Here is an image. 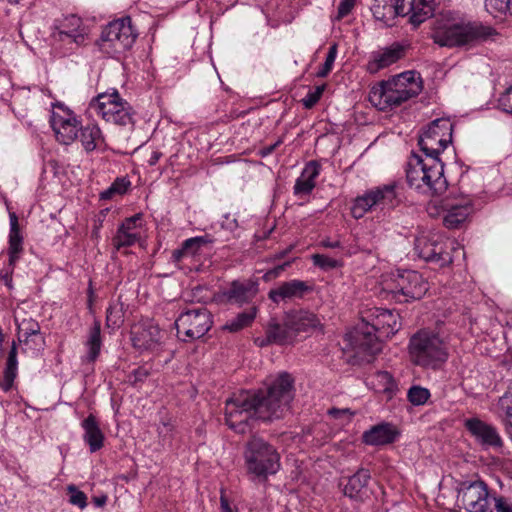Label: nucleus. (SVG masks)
<instances>
[{"mask_svg":"<svg viewBox=\"0 0 512 512\" xmlns=\"http://www.w3.org/2000/svg\"><path fill=\"white\" fill-rule=\"evenodd\" d=\"M356 0H341L338 6V18L347 16L354 8Z\"/></svg>","mask_w":512,"mask_h":512,"instance_id":"52","label":"nucleus"},{"mask_svg":"<svg viewBox=\"0 0 512 512\" xmlns=\"http://www.w3.org/2000/svg\"><path fill=\"white\" fill-rule=\"evenodd\" d=\"M401 203L399 185L396 182L384 184L367 190L355 198L351 214L361 219L368 212L380 211L383 214L395 209Z\"/></svg>","mask_w":512,"mask_h":512,"instance_id":"9","label":"nucleus"},{"mask_svg":"<svg viewBox=\"0 0 512 512\" xmlns=\"http://www.w3.org/2000/svg\"><path fill=\"white\" fill-rule=\"evenodd\" d=\"M137 34L134 31L130 17H124L110 22L102 31L99 47L104 53L115 56L129 50Z\"/></svg>","mask_w":512,"mask_h":512,"instance_id":"12","label":"nucleus"},{"mask_svg":"<svg viewBox=\"0 0 512 512\" xmlns=\"http://www.w3.org/2000/svg\"><path fill=\"white\" fill-rule=\"evenodd\" d=\"M495 34L490 26L465 21L452 12H446L436 18L431 38L441 47H460L478 40H486Z\"/></svg>","mask_w":512,"mask_h":512,"instance_id":"3","label":"nucleus"},{"mask_svg":"<svg viewBox=\"0 0 512 512\" xmlns=\"http://www.w3.org/2000/svg\"><path fill=\"white\" fill-rule=\"evenodd\" d=\"M243 457L247 473L266 481L280 469V454L276 448L259 436H252L245 444Z\"/></svg>","mask_w":512,"mask_h":512,"instance_id":"6","label":"nucleus"},{"mask_svg":"<svg viewBox=\"0 0 512 512\" xmlns=\"http://www.w3.org/2000/svg\"><path fill=\"white\" fill-rule=\"evenodd\" d=\"M258 292V283L252 280L233 281L227 296L229 300L243 304L253 299Z\"/></svg>","mask_w":512,"mask_h":512,"instance_id":"30","label":"nucleus"},{"mask_svg":"<svg viewBox=\"0 0 512 512\" xmlns=\"http://www.w3.org/2000/svg\"><path fill=\"white\" fill-rule=\"evenodd\" d=\"M149 375H150V368L141 366V367H138L137 369L133 370L129 374L128 381L132 385L137 386L138 384L144 382Z\"/></svg>","mask_w":512,"mask_h":512,"instance_id":"49","label":"nucleus"},{"mask_svg":"<svg viewBox=\"0 0 512 512\" xmlns=\"http://www.w3.org/2000/svg\"><path fill=\"white\" fill-rule=\"evenodd\" d=\"M172 257L175 261H180L183 257H188V255H186V251L184 250L183 246H181L180 249L173 251Z\"/></svg>","mask_w":512,"mask_h":512,"instance_id":"62","label":"nucleus"},{"mask_svg":"<svg viewBox=\"0 0 512 512\" xmlns=\"http://www.w3.org/2000/svg\"><path fill=\"white\" fill-rule=\"evenodd\" d=\"M131 182L125 177L116 178L111 186L101 193V199L109 200L114 195H123L130 187Z\"/></svg>","mask_w":512,"mask_h":512,"instance_id":"41","label":"nucleus"},{"mask_svg":"<svg viewBox=\"0 0 512 512\" xmlns=\"http://www.w3.org/2000/svg\"><path fill=\"white\" fill-rule=\"evenodd\" d=\"M221 228L234 233L239 228V222L235 214L227 213L221 221Z\"/></svg>","mask_w":512,"mask_h":512,"instance_id":"51","label":"nucleus"},{"mask_svg":"<svg viewBox=\"0 0 512 512\" xmlns=\"http://www.w3.org/2000/svg\"><path fill=\"white\" fill-rule=\"evenodd\" d=\"M9 220L10 232L8 255L9 266L13 268L23 253V237L20 233L18 217L14 212L9 214Z\"/></svg>","mask_w":512,"mask_h":512,"instance_id":"27","label":"nucleus"},{"mask_svg":"<svg viewBox=\"0 0 512 512\" xmlns=\"http://www.w3.org/2000/svg\"><path fill=\"white\" fill-rule=\"evenodd\" d=\"M213 238L210 235L197 236L187 239V245L197 243L200 247L213 243Z\"/></svg>","mask_w":512,"mask_h":512,"instance_id":"54","label":"nucleus"},{"mask_svg":"<svg viewBox=\"0 0 512 512\" xmlns=\"http://www.w3.org/2000/svg\"><path fill=\"white\" fill-rule=\"evenodd\" d=\"M322 247L330 248V249H336L341 248V242L339 240H332L330 238L323 239L320 242Z\"/></svg>","mask_w":512,"mask_h":512,"instance_id":"59","label":"nucleus"},{"mask_svg":"<svg viewBox=\"0 0 512 512\" xmlns=\"http://www.w3.org/2000/svg\"><path fill=\"white\" fill-rule=\"evenodd\" d=\"M50 124L56 140L63 145H69L78 138L80 121L76 114L62 103L53 105Z\"/></svg>","mask_w":512,"mask_h":512,"instance_id":"18","label":"nucleus"},{"mask_svg":"<svg viewBox=\"0 0 512 512\" xmlns=\"http://www.w3.org/2000/svg\"><path fill=\"white\" fill-rule=\"evenodd\" d=\"M257 314V308L255 306L239 313L235 318L229 320L225 325L224 329L230 332H238L245 327L252 324Z\"/></svg>","mask_w":512,"mask_h":512,"instance_id":"36","label":"nucleus"},{"mask_svg":"<svg viewBox=\"0 0 512 512\" xmlns=\"http://www.w3.org/2000/svg\"><path fill=\"white\" fill-rule=\"evenodd\" d=\"M453 124L448 118L433 120L419 137V146L426 156L439 158L452 140Z\"/></svg>","mask_w":512,"mask_h":512,"instance_id":"15","label":"nucleus"},{"mask_svg":"<svg viewBox=\"0 0 512 512\" xmlns=\"http://www.w3.org/2000/svg\"><path fill=\"white\" fill-rule=\"evenodd\" d=\"M500 109L508 114H512V85L498 99Z\"/></svg>","mask_w":512,"mask_h":512,"instance_id":"50","label":"nucleus"},{"mask_svg":"<svg viewBox=\"0 0 512 512\" xmlns=\"http://www.w3.org/2000/svg\"><path fill=\"white\" fill-rule=\"evenodd\" d=\"M81 427L84 430L83 440L89 446L90 452L94 453L100 450L104 445V434L93 414L85 418Z\"/></svg>","mask_w":512,"mask_h":512,"instance_id":"26","label":"nucleus"},{"mask_svg":"<svg viewBox=\"0 0 512 512\" xmlns=\"http://www.w3.org/2000/svg\"><path fill=\"white\" fill-rule=\"evenodd\" d=\"M312 261L315 266L324 270H330L340 266V262L338 260L324 254L312 255Z\"/></svg>","mask_w":512,"mask_h":512,"instance_id":"45","label":"nucleus"},{"mask_svg":"<svg viewBox=\"0 0 512 512\" xmlns=\"http://www.w3.org/2000/svg\"><path fill=\"white\" fill-rule=\"evenodd\" d=\"M411 361L423 368L438 369L449 356L446 343L438 334L421 330L410 339Z\"/></svg>","mask_w":512,"mask_h":512,"instance_id":"7","label":"nucleus"},{"mask_svg":"<svg viewBox=\"0 0 512 512\" xmlns=\"http://www.w3.org/2000/svg\"><path fill=\"white\" fill-rule=\"evenodd\" d=\"M505 401V397L500 399V405L505 414L504 418L502 419V424L504 426L506 434L512 441V406L505 405Z\"/></svg>","mask_w":512,"mask_h":512,"instance_id":"47","label":"nucleus"},{"mask_svg":"<svg viewBox=\"0 0 512 512\" xmlns=\"http://www.w3.org/2000/svg\"><path fill=\"white\" fill-rule=\"evenodd\" d=\"M403 55V49L399 45H393L374 54L373 60L369 62L368 69L376 72L379 69L390 66L397 62Z\"/></svg>","mask_w":512,"mask_h":512,"instance_id":"32","label":"nucleus"},{"mask_svg":"<svg viewBox=\"0 0 512 512\" xmlns=\"http://www.w3.org/2000/svg\"><path fill=\"white\" fill-rule=\"evenodd\" d=\"M454 244L452 241H445L437 233L422 232L415 238L414 250L421 259L433 262L439 267H445L453 262L452 250L454 253L462 251L461 248H456Z\"/></svg>","mask_w":512,"mask_h":512,"instance_id":"11","label":"nucleus"},{"mask_svg":"<svg viewBox=\"0 0 512 512\" xmlns=\"http://www.w3.org/2000/svg\"><path fill=\"white\" fill-rule=\"evenodd\" d=\"M286 315L288 317V325L292 327L297 337L302 333H309L321 326L319 317L308 310H291Z\"/></svg>","mask_w":512,"mask_h":512,"instance_id":"23","label":"nucleus"},{"mask_svg":"<svg viewBox=\"0 0 512 512\" xmlns=\"http://www.w3.org/2000/svg\"><path fill=\"white\" fill-rule=\"evenodd\" d=\"M139 236L134 231H128L118 228L116 235L113 238V245L117 250L124 247H130L136 243Z\"/></svg>","mask_w":512,"mask_h":512,"instance_id":"40","label":"nucleus"},{"mask_svg":"<svg viewBox=\"0 0 512 512\" xmlns=\"http://www.w3.org/2000/svg\"><path fill=\"white\" fill-rule=\"evenodd\" d=\"M371 478L369 470L360 468L355 474L349 477L344 486V494L351 499L362 501L366 495L367 484Z\"/></svg>","mask_w":512,"mask_h":512,"instance_id":"28","label":"nucleus"},{"mask_svg":"<svg viewBox=\"0 0 512 512\" xmlns=\"http://www.w3.org/2000/svg\"><path fill=\"white\" fill-rule=\"evenodd\" d=\"M18 339L32 349L38 350L43 344V338L40 335V325L32 318H24L17 322Z\"/></svg>","mask_w":512,"mask_h":512,"instance_id":"25","label":"nucleus"},{"mask_svg":"<svg viewBox=\"0 0 512 512\" xmlns=\"http://www.w3.org/2000/svg\"><path fill=\"white\" fill-rule=\"evenodd\" d=\"M162 337L160 328L152 322L137 324L131 331L133 346L139 350L154 351L160 346Z\"/></svg>","mask_w":512,"mask_h":512,"instance_id":"20","label":"nucleus"},{"mask_svg":"<svg viewBox=\"0 0 512 512\" xmlns=\"http://www.w3.org/2000/svg\"><path fill=\"white\" fill-rule=\"evenodd\" d=\"M220 505H221V512H237L236 510H233L231 506L229 505V502L225 495L222 493L220 497Z\"/></svg>","mask_w":512,"mask_h":512,"instance_id":"61","label":"nucleus"},{"mask_svg":"<svg viewBox=\"0 0 512 512\" xmlns=\"http://www.w3.org/2000/svg\"><path fill=\"white\" fill-rule=\"evenodd\" d=\"M17 369H18V360H17V346L15 342H13L11 349L8 353L6 367L4 370V380L6 383L5 389L11 387L14 379L17 376Z\"/></svg>","mask_w":512,"mask_h":512,"instance_id":"37","label":"nucleus"},{"mask_svg":"<svg viewBox=\"0 0 512 512\" xmlns=\"http://www.w3.org/2000/svg\"><path fill=\"white\" fill-rule=\"evenodd\" d=\"M325 86H317L313 90H310L306 96L302 99V104L305 108L310 109L320 100Z\"/></svg>","mask_w":512,"mask_h":512,"instance_id":"48","label":"nucleus"},{"mask_svg":"<svg viewBox=\"0 0 512 512\" xmlns=\"http://www.w3.org/2000/svg\"><path fill=\"white\" fill-rule=\"evenodd\" d=\"M465 428L474 440L485 450H500L504 446L503 439L497 428L479 418L465 420Z\"/></svg>","mask_w":512,"mask_h":512,"instance_id":"19","label":"nucleus"},{"mask_svg":"<svg viewBox=\"0 0 512 512\" xmlns=\"http://www.w3.org/2000/svg\"><path fill=\"white\" fill-rule=\"evenodd\" d=\"M485 9L494 17L512 13V0H485Z\"/></svg>","mask_w":512,"mask_h":512,"instance_id":"39","label":"nucleus"},{"mask_svg":"<svg viewBox=\"0 0 512 512\" xmlns=\"http://www.w3.org/2000/svg\"><path fill=\"white\" fill-rule=\"evenodd\" d=\"M337 44H332L329 47L328 53L326 55V59L320 70L317 72V76L324 78L326 77L332 70L335 59L337 57Z\"/></svg>","mask_w":512,"mask_h":512,"instance_id":"43","label":"nucleus"},{"mask_svg":"<svg viewBox=\"0 0 512 512\" xmlns=\"http://www.w3.org/2000/svg\"><path fill=\"white\" fill-rule=\"evenodd\" d=\"M421 90L420 75L415 71H405L374 86L369 93V101L377 109L386 111L417 96Z\"/></svg>","mask_w":512,"mask_h":512,"instance_id":"5","label":"nucleus"},{"mask_svg":"<svg viewBox=\"0 0 512 512\" xmlns=\"http://www.w3.org/2000/svg\"><path fill=\"white\" fill-rule=\"evenodd\" d=\"M161 157H162V153H161V152H159V151H154V152L151 154V156H150V158H149V160H148L149 165H150V166H154V165H156V163L159 161V159H160Z\"/></svg>","mask_w":512,"mask_h":512,"instance_id":"63","label":"nucleus"},{"mask_svg":"<svg viewBox=\"0 0 512 512\" xmlns=\"http://www.w3.org/2000/svg\"><path fill=\"white\" fill-rule=\"evenodd\" d=\"M412 1L413 0H390L392 5L399 4L402 7L404 12L402 14H398V16H405L409 14V7L411 6Z\"/></svg>","mask_w":512,"mask_h":512,"instance_id":"57","label":"nucleus"},{"mask_svg":"<svg viewBox=\"0 0 512 512\" xmlns=\"http://www.w3.org/2000/svg\"><path fill=\"white\" fill-rule=\"evenodd\" d=\"M77 139L87 153L99 148L105 141L100 127L94 123L80 126Z\"/></svg>","mask_w":512,"mask_h":512,"instance_id":"31","label":"nucleus"},{"mask_svg":"<svg viewBox=\"0 0 512 512\" xmlns=\"http://www.w3.org/2000/svg\"><path fill=\"white\" fill-rule=\"evenodd\" d=\"M408 399L413 405H423L430 397V392L428 389L413 386L408 390Z\"/></svg>","mask_w":512,"mask_h":512,"instance_id":"42","label":"nucleus"},{"mask_svg":"<svg viewBox=\"0 0 512 512\" xmlns=\"http://www.w3.org/2000/svg\"><path fill=\"white\" fill-rule=\"evenodd\" d=\"M410 23L418 27L434 14V0H413L409 7Z\"/></svg>","mask_w":512,"mask_h":512,"instance_id":"35","label":"nucleus"},{"mask_svg":"<svg viewBox=\"0 0 512 512\" xmlns=\"http://www.w3.org/2000/svg\"><path fill=\"white\" fill-rule=\"evenodd\" d=\"M381 285L384 297L399 303L419 300L429 289L427 280L414 270L391 274L383 279Z\"/></svg>","mask_w":512,"mask_h":512,"instance_id":"8","label":"nucleus"},{"mask_svg":"<svg viewBox=\"0 0 512 512\" xmlns=\"http://www.w3.org/2000/svg\"><path fill=\"white\" fill-rule=\"evenodd\" d=\"M371 10L375 19L387 25H389L398 14L404 12L399 4L392 5L390 0H374Z\"/></svg>","mask_w":512,"mask_h":512,"instance_id":"34","label":"nucleus"},{"mask_svg":"<svg viewBox=\"0 0 512 512\" xmlns=\"http://www.w3.org/2000/svg\"><path fill=\"white\" fill-rule=\"evenodd\" d=\"M443 225L448 229H459L473 213V200L464 193L450 191L440 202Z\"/></svg>","mask_w":512,"mask_h":512,"instance_id":"16","label":"nucleus"},{"mask_svg":"<svg viewBox=\"0 0 512 512\" xmlns=\"http://www.w3.org/2000/svg\"><path fill=\"white\" fill-rule=\"evenodd\" d=\"M89 109L108 123L124 127L134 125L131 105L116 90L99 94L91 100Z\"/></svg>","mask_w":512,"mask_h":512,"instance_id":"10","label":"nucleus"},{"mask_svg":"<svg viewBox=\"0 0 512 512\" xmlns=\"http://www.w3.org/2000/svg\"><path fill=\"white\" fill-rule=\"evenodd\" d=\"M491 501L494 504L492 508L493 512H512V500L510 498L493 492Z\"/></svg>","mask_w":512,"mask_h":512,"instance_id":"46","label":"nucleus"},{"mask_svg":"<svg viewBox=\"0 0 512 512\" xmlns=\"http://www.w3.org/2000/svg\"><path fill=\"white\" fill-rule=\"evenodd\" d=\"M69 493V502L72 505L84 509L87 506V496L84 492L80 491L76 486L69 485L67 487Z\"/></svg>","mask_w":512,"mask_h":512,"instance_id":"44","label":"nucleus"},{"mask_svg":"<svg viewBox=\"0 0 512 512\" xmlns=\"http://www.w3.org/2000/svg\"><path fill=\"white\" fill-rule=\"evenodd\" d=\"M362 325L349 335L352 351L360 361L370 362L381 351L380 338H388L400 329L398 313L373 307L362 316Z\"/></svg>","mask_w":512,"mask_h":512,"instance_id":"2","label":"nucleus"},{"mask_svg":"<svg viewBox=\"0 0 512 512\" xmlns=\"http://www.w3.org/2000/svg\"><path fill=\"white\" fill-rule=\"evenodd\" d=\"M297 340V336L288 325V317L285 314L283 323H270L266 329V338L259 343V346H266L269 344L277 345H290Z\"/></svg>","mask_w":512,"mask_h":512,"instance_id":"22","label":"nucleus"},{"mask_svg":"<svg viewBox=\"0 0 512 512\" xmlns=\"http://www.w3.org/2000/svg\"><path fill=\"white\" fill-rule=\"evenodd\" d=\"M405 171L408 185L421 194L437 196L447 190L444 165L439 158L413 153L408 158Z\"/></svg>","mask_w":512,"mask_h":512,"instance_id":"4","label":"nucleus"},{"mask_svg":"<svg viewBox=\"0 0 512 512\" xmlns=\"http://www.w3.org/2000/svg\"><path fill=\"white\" fill-rule=\"evenodd\" d=\"M184 250L186 251V255L194 256L198 253L201 248L197 243H193L191 245H187V239L182 244Z\"/></svg>","mask_w":512,"mask_h":512,"instance_id":"58","label":"nucleus"},{"mask_svg":"<svg viewBox=\"0 0 512 512\" xmlns=\"http://www.w3.org/2000/svg\"><path fill=\"white\" fill-rule=\"evenodd\" d=\"M493 492L482 480L464 481L459 485L457 499L467 512H493Z\"/></svg>","mask_w":512,"mask_h":512,"instance_id":"17","label":"nucleus"},{"mask_svg":"<svg viewBox=\"0 0 512 512\" xmlns=\"http://www.w3.org/2000/svg\"><path fill=\"white\" fill-rule=\"evenodd\" d=\"M378 377L381 378V380L386 382L385 390H391V386L393 385L392 376L388 372H380L378 374Z\"/></svg>","mask_w":512,"mask_h":512,"instance_id":"60","label":"nucleus"},{"mask_svg":"<svg viewBox=\"0 0 512 512\" xmlns=\"http://www.w3.org/2000/svg\"><path fill=\"white\" fill-rule=\"evenodd\" d=\"M123 307L119 303H111L106 310V326L112 330L119 328L123 323Z\"/></svg>","mask_w":512,"mask_h":512,"instance_id":"38","label":"nucleus"},{"mask_svg":"<svg viewBox=\"0 0 512 512\" xmlns=\"http://www.w3.org/2000/svg\"><path fill=\"white\" fill-rule=\"evenodd\" d=\"M140 220V215L137 214V215H134L130 218H127L121 225L119 228L121 229H125V230H128V231H134V229L136 228V222Z\"/></svg>","mask_w":512,"mask_h":512,"instance_id":"55","label":"nucleus"},{"mask_svg":"<svg viewBox=\"0 0 512 512\" xmlns=\"http://www.w3.org/2000/svg\"><path fill=\"white\" fill-rule=\"evenodd\" d=\"M212 325L211 313L203 306L182 312L175 321L179 339L186 342L202 338Z\"/></svg>","mask_w":512,"mask_h":512,"instance_id":"13","label":"nucleus"},{"mask_svg":"<svg viewBox=\"0 0 512 512\" xmlns=\"http://www.w3.org/2000/svg\"><path fill=\"white\" fill-rule=\"evenodd\" d=\"M85 347L87 354L83 361L93 363L98 358L102 347L101 323L97 319L94 320L92 327L89 329Z\"/></svg>","mask_w":512,"mask_h":512,"instance_id":"33","label":"nucleus"},{"mask_svg":"<svg viewBox=\"0 0 512 512\" xmlns=\"http://www.w3.org/2000/svg\"><path fill=\"white\" fill-rule=\"evenodd\" d=\"M282 143L281 140H278L277 142H275L274 144L272 145H268V146H265L263 148H261L258 152V154L261 156V157H266L270 154H272L274 152V150Z\"/></svg>","mask_w":512,"mask_h":512,"instance_id":"56","label":"nucleus"},{"mask_svg":"<svg viewBox=\"0 0 512 512\" xmlns=\"http://www.w3.org/2000/svg\"><path fill=\"white\" fill-rule=\"evenodd\" d=\"M289 265L288 262L284 263V264H281V265H278L270 270H268L264 275H263V279L264 281L268 282V281H271V280H274L276 279L277 277H279L282 272L285 270V268Z\"/></svg>","mask_w":512,"mask_h":512,"instance_id":"53","label":"nucleus"},{"mask_svg":"<svg viewBox=\"0 0 512 512\" xmlns=\"http://www.w3.org/2000/svg\"><path fill=\"white\" fill-rule=\"evenodd\" d=\"M50 30L52 44L70 50L73 45L78 47L84 44L87 34L82 19L74 14L55 19Z\"/></svg>","mask_w":512,"mask_h":512,"instance_id":"14","label":"nucleus"},{"mask_svg":"<svg viewBox=\"0 0 512 512\" xmlns=\"http://www.w3.org/2000/svg\"><path fill=\"white\" fill-rule=\"evenodd\" d=\"M107 502V496L105 495H102V496H99V497H94L93 498V503L97 506V507H102L106 504Z\"/></svg>","mask_w":512,"mask_h":512,"instance_id":"64","label":"nucleus"},{"mask_svg":"<svg viewBox=\"0 0 512 512\" xmlns=\"http://www.w3.org/2000/svg\"><path fill=\"white\" fill-rule=\"evenodd\" d=\"M293 378L284 372L272 382L266 392L242 391L226 400L225 420L239 434L250 430L249 420L263 421L279 419L293 399Z\"/></svg>","mask_w":512,"mask_h":512,"instance_id":"1","label":"nucleus"},{"mask_svg":"<svg viewBox=\"0 0 512 512\" xmlns=\"http://www.w3.org/2000/svg\"><path fill=\"white\" fill-rule=\"evenodd\" d=\"M399 432L390 423H381L371 427L363 433V442L371 446H381L393 443Z\"/></svg>","mask_w":512,"mask_h":512,"instance_id":"24","label":"nucleus"},{"mask_svg":"<svg viewBox=\"0 0 512 512\" xmlns=\"http://www.w3.org/2000/svg\"><path fill=\"white\" fill-rule=\"evenodd\" d=\"M310 290L311 287L307 282L293 279L283 282L278 287L271 289L268 293V297L272 302L279 303L280 301L293 298H302Z\"/></svg>","mask_w":512,"mask_h":512,"instance_id":"21","label":"nucleus"},{"mask_svg":"<svg viewBox=\"0 0 512 512\" xmlns=\"http://www.w3.org/2000/svg\"><path fill=\"white\" fill-rule=\"evenodd\" d=\"M320 174V165L316 161H310L304 167L301 175L294 185V193L296 195H307L312 192L315 187V180Z\"/></svg>","mask_w":512,"mask_h":512,"instance_id":"29","label":"nucleus"}]
</instances>
